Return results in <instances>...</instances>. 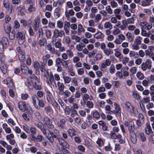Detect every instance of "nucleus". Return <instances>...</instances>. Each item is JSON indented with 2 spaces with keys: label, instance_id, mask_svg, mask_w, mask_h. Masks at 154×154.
<instances>
[{
  "label": "nucleus",
  "instance_id": "13",
  "mask_svg": "<svg viewBox=\"0 0 154 154\" xmlns=\"http://www.w3.org/2000/svg\"><path fill=\"white\" fill-rule=\"evenodd\" d=\"M114 105L115 106V109L110 111L111 112L117 115L118 114H120L121 112L120 108L119 105L116 103H114Z\"/></svg>",
  "mask_w": 154,
  "mask_h": 154
},
{
  "label": "nucleus",
  "instance_id": "20",
  "mask_svg": "<svg viewBox=\"0 0 154 154\" xmlns=\"http://www.w3.org/2000/svg\"><path fill=\"white\" fill-rule=\"evenodd\" d=\"M121 11V10L120 8L115 9L113 11L115 16L118 18L119 20H120L122 18V16L120 14Z\"/></svg>",
  "mask_w": 154,
  "mask_h": 154
},
{
  "label": "nucleus",
  "instance_id": "60",
  "mask_svg": "<svg viewBox=\"0 0 154 154\" xmlns=\"http://www.w3.org/2000/svg\"><path fill=\"white\" fill-rule=\"evenodd\" d=\"M110 137L113 139H116L118 137V135L112 131H111L110 134Z\"/></svg>",
  "mask_w": 154,
  "mask_h": 154
},
{
  "label": "nucleus",
  "instance_id": "4",
  "mask_svg": "<svg viewBox=\"0 0 154 154\" xmlns=\"http://www.w3.org/2000/svg\"><path fill=\"white\" fill-rule=\"evenodd\" d=\"M16 37L18 40L19 43L20 45L23 44L25 41V35L21 32L18 31Z\"/></svg>",
  "mask_w": 154,
  "mask_h": 154
},
{
  "label": "nucleus",
  "instance_id": "21",
  "mask_svg": "<svg viewBox=\"0 0 154 154\" xmlns=\"http://www.w3.org/2000/svg\"><path fill=\"white\" fill-rule=\"evenodd\" d=\"M56 139L61 146L63 147H67L69 146L67 144L66 142L62 138H58L57 137V138Z\"/></svg>",
  "mask_w": 154,
  "mask_h": 154
},
{
  "label": "nucleus",
  "instance_id": "5",
  "mask_svg": "<svg viewBox=\"0 0 154 154\" xmlns=\"http://www.w3.org/2000/svg\"><path fill=\"white\" fill-rule=\"evenodd\" d=\"M141 69L143 71L146 70L147 69H149L151 68V62L149 60H147L145 62L141 64Z\"/></svg>",
  "mask_w": 154,
  "mask_h": 154
},
{
  "label": "nucleus",
  "instance_id": "34",
  "mask_svg": "<svg viewBox=\"0 0 154 154\" xmlns=\"http://www.w3.org/2000/svg\"><path fill=\"white\" fill-rule=\"evenodd\" d=\"M75 12L72 9H70L68 11H66L65 12V15L67 18H69L70 16H73Z\"/></svg>",
  "mask_w": 154,
  "mask_h": 154
},
{
  "label": "nucleus",
  "instance_id": "48",
  "mask_svg": "<svg viewBox=\"0 0 154 154\" xmlns=\"http://www.w3.org/2000/svg\"><path fill=\"white\" fill-rule=\"evenodd\" d=\"M105 11L109 14H113L112 10L110 5H108L105 8Z\"/></svg>",
  "mask_w": 154,
  "mask_h": 154
},
{
  "label": "nucleus",
  "instance_id": "37",
  "mask_svg": "<svg viewBox=\"0 0 154 154\" xmlns=\"http://www.w3.org/2000/svg\"><path fill=\"white\" fill-rule=\"evenodd\" d=\"M128 40L129 42H132L134 39L132 34L130 32H128L125 35Z\"/></svg>",
  "mask_w": 154,
  "mask_h": 154
},
{
  "label": "nucleus",
  "instance_id": "33",
  "mask_svg": "<svg viewBox=\"0 0 154 154\" xmlns=\"http://www.w3.org/2000/svg\"><path fill=\"white\" fill-rule=\"evenodd\" d=\"M130 139L131 142L134 144L137 141V138L135 134H131L130 135Z\"/></svg>",
  "mask_w": 154,
  "mask_h": 154
},
{
  "label": "nucleus",
  "instance_id": "10",
  "mask_svg": "<svg viewBox=\"0 0 154 154\" xmlns=\"http://www.w3.org/2000/svg\"><path fill=\"white\" fill-rule=\"evenodd\" d=\"M43 123L45 125H47L50 128H52L54 127L51 120L48 117H45L44 118Z\"/></svg>",
  "mask_w": 154,
  "mask_h": 154
},
{
  "label": "nucleus",
  "instance_id": "36",
  "mask_svg": "<svg viewBox=\"0 0 154 154\" xmlns=\"http://www.w3.org/2000/svg\"><path fill=\"white\" fill-rule=\"evenodd\" d=\"M146 128H145L146 132L148 134H150L152 133V131L149 123H147Z\"/></svg>",
  "mask_w": 154,
  "mask_h": 154
},
{
  "label": "nucleus",
  "instance_id": "56",
  "mask_svg": "<svg viewBox=\"0 0 154 154\" xmlns=\"http://www.w3.org/2000/svg\"><path fill=\"white\" fill-rule=\"evenodd\" d=\"M30 78L33 80V81L36 82H40V80L39 78L37 77L35 74H32L30 76Z\"/></svg>",
  "mask_w": 154,
  "mask_h": 154
},
{
  "label": "nucleus",
  "instance_id": "64",
  "mask_svg": "<svg viewBox=\"0 0 154 154\" xmlns=\"http://www.w3.org/2000/svg\"><path fill=\"white\" fill-rule=\"evenodd\" d=\"M130 71L132 75L134 74L137 71V68L136 66L132 67L130 69Z\"/></svg>",
  "mask_w": 154,
  "mask_h": 154
},
{
  "label": "nucleus",
  "instance_id": "52",
  "mask_svg": "<svg viewBox=\"0 0 154 154\" xmlns=\"http://www.w3.org/2000/svg\"><path fill=\"white\" fill-rule=\"evenodd\" d=\"M96 143L99 147L103 146L104 145V142L101 138H98Z\"/></svg>",
  "mask_w": 154,
  "mask_h": 154
},
{
  "label": "nucleus",
  "instance_id": "53",
  "mask_svg": "<svg viewBox=\"0 0 154 154\" xmlns=\"http://www.w3.org/2000/svg\"><path fill=\"white\" fill-rule=\"evenodd\" d=\"M46 36L48 39L51 38V32L50 30L47 29L45 30Z\"/></svg>",
  "mask_w": 154,
  "mask_h": 154
},
{
  "label": "nucleus",
  "instance_id": "18",
  "mask_svg": "<svg viewBox=\"0 0 154 154\" xmlns=\"http://www.w3.org/2000/svg\"><path fill=\"white\" fill-rule=\"evenodd\" d=\"M70 26V24L69 22L67 21L64 22L63 29L66 33L67 35L69 34Z\"/></svg>",
  "mask_w": 154,
  "mask_h": 154
},
{
  "label": "nucleus",
  "instance_id": "26",
  "mask_svg": "<svg viewBox=\"0 0 154 154\" xmlns=\"http://www.w3.org/2000/svg\"><path fill=\"white\" fill-rule=\"evenodd\" d=\"M4 29L7 33H9L11 30L10 24L8 23H5L4 24Z\"/></svg>",
  "mask_w": 154,
  "mask_h": 154
},
{
  "label": "nucleus",
  "instance_id": "9",
  "mask_svg": "<svg viewBox=\"0 0 154 154\" xmlns=\"http://www.w3.org/2000/svg\"><path fill=\"white\" fill-rule=\"evenodd\" d=\"M53 35L56 38L62 37L65 35V32L62 30L59 31L57 29H55L53 31Z\"/></svg>",
  "mask_w": 154,
  "mask_h": 154
},
{
  "label": "nucleus",
  "instance_id": "39",
  "mask_svg": "<svg viewBox=\"0 0 154 154\" xmlns=\"http://www.w3.org/2000/svg\"><path fill=\"white\" fill-rule=\"evenodd\" d=\"M21 69L22 72L25 74L28 73V68L26 65L21 66Z\"/></svg>",
  "mask_w": 154,
  "mask_h": 154
},
{
  "label": "nucleus",
  "instance_id": "16",
  "mask_svg": "<svg viewBox=\"0 0 154 154\" xmlns=\"http://www.w3.org/2000/svg\"><path fill=\"white\" fill-rule=\"evenodd\" d=\"M44 125L41 122H39L35 125L36 126L41 130L43 134H45L46 132L47 133L49 132V130L48 129L44 128Z\"/></svg>",
  "mask_w": 154,
  "mask_h": 154
},
{
  "label": "nucleus",
  "instance_id": "42",
  "mask_svg": "<svg viewBox=\"0 0 154 154\" xmlns=\"http://www.w3.org/2000/svg\"><path fill=\"white\" fill-rule=\"evenodd\" d=\"M34 87L36 90H40L42 89V87L40 82H34Z\"/></svg>",
  "mask_w": 154,
  "mask_h": 154
},
{
  "label": "nucleus",
  "instance_id": "2",
  "mask_svg": "<svg viewBox=\"0 0 154 154\" xmlns=\"http://www.w3.org/2000/svg\"><path fill=\"white\" fill-rule=\"evenodd\" d=\"M125 126L127 127L129 132L131 134L134 132L135 129L134 123L133 122L131 121H125L124 122Z\"/></svg>",
  "mask_w": 154,
  "mask_h": 154
},
{
  "label": "nucleus",
  "instance_id": "17",
  "mask_svg": "<svg viewBox=\"0 0 154 154\" xmlns=\"http://www.w3.org/2000/svg\"><path fill=\"white\" fill-rule=\"evenodd\" d=\"M17 9L18 10V14L21 16L25 15L26 11L24 5H20L19 7H17Z\"/></svg>",
  "mask_w": 154,
  "mask_h": 154
},
{
  "label": "nucleus",
  "instance_id": "15",
  "mask_svg": "<svg viewBox=\"0 0 154 154\" xmlns=\"http://www.w3.org/2000/svg\"><path fill=\"white\" fill-rule=\"evenodd\" d=\"M119 26V24H116L113 26V28L112 31V34L114 36H116L120 34L121 33V30L118 27Z\"/></svg>",
  "mask_w": 154,
  "mask_h": 154
},
{
  "label": "nucleus",
  "instance_id": "44",
  "mask_svg": "<svg viewBox=\"0 0 154 154\" xmlns=\"http://www.w3.org/2000/svg\"><path fill=\"white\" fill-rule=\"evenodd\" d=\"M129 55L131 57H134V58H136L138 57V54L135 51H131L129 52Z\"/></svg>",
  "mask_w": 154,
  "mask_h": 154
},
{
  "label": "nucleus",
  "instance_id": "59",
  "mask_svg": "<svg viewBox=\"0 0 154 154\" xmlns=\"http://www.w3.org/2000/svg\"><path fill=\"white\" fill-rule=\"evenodd\" d=\"M71 38L72 40H75L76 42H79L81 40L80 38L76 35H72Z\"/></svg>",
  "mask_w": 154,
  "mask_h": 154
},
{
  "label": "nucleus",
  "instance_id": "1",
  "mask_svg": "<svg viewBox=\"0 0 154 154\" xmlns=\"http://www.w3.org/2000/svg\"><path fill=\"white\" fill-rule=\"evenodd\" d=\"M45 76L46 79L47 84L51 88L56 87V84L54 81V77L52 73L50 72L49 74L48 71H45L44 74Z\"/></svg>",
  "mask_w": 154,
  "mask_h": 154
},
{
  "label": "nucleus",
  "instance_id": "55",
  "mask_svg": "<svg viewBox=\"0 0 154 154\" xmlns=\"http://www.w3.org/2000/svg\"><path fill=\"white\" fill-rule=\"evenodd\" d=\"M134 15H133L131 18H128L126 20V21L127 22L128 24H131L133 23H134Z\"/></svg>",
  "mask_w": 154,
  "mask_h": 154
},
{
  "label": "nucleus",
  "instance_id": "12",
  "mask_svg": "<svg viewBox=\"0 0 154 154\" xmlns=\"http://www.w3.org/2000/svg\"><path fill=\"white\" fill-rule=\"evenodd\" d=\"M45 135L50 141L52 143L54 141L53 138H57V136L54 134L52 132H51L49 130L48 132L46 133L45 134H44Z\"/></svg>",
  "mask_w": 154,
  "mask_h": 154
},
{
  "label": "nucleus",
  "instance_id": "57",
  "mask_svg": "<svg viewBox=\"0 0 154 154\" xmlns=\"http://www.w3.org/2000/svg\"><path fill=\"white\" fill-rule=\"evenodd\" d=\"M64 40L65 43L67 44H69L71 43L70 38L69 36L65 37Z\"/></svg>",
  "mask_w": 154,
  "mask_h": 154
},
{
  "label": "nucleus",
  "instance_id": "62",
  "mask_svg": "<svg viewBox=\"0 0 154 154\" xmlns=\"http://www.w3.org/2000/svg\"><path fill=\"white\" fill-rule=\"evenodd\" d=\"M57 27L60 29L62 28L63 26V22L60 20H59L57 21Z\"/></svg>",
  "mask_w": 154,
  "mask_h": 154
},
{
  "label": "nucleus",
  "instance_id": "7",
  "mask_svg": "<svg viewBox=\"0 0 154 154\" xmlns=\"http://www.w3.org/2000/svg\"><path fill=\"white\" fill-rule=\"evenodd\" d=\"M139 24L142 29L144 28L147 30H150L152 27V24L148 23L147 21H145L140 22L139 23Z\"/></svg>",
  "mask_w": 154,
  "mask_h": 154
},
{
  "label": "nucleus",
  "instance_id": "46",
  "mask_svg": "<svg viewBox=\"0 0 154 154\" xmlns=\"http://www.w3.org/2000/svg\"><path fill=\"white\" fill-rule=\"evenodd\" d=\"M47 42L46 38H43L39 40L38 43L40 46H42L44 45Z\"/></svg>",
  "mask_w": 154,
  "mask_h": 154
},
{
  "label": "nucleus",
  "instance_id": "14",
  "mask_svg": "<svg viewBox=\"0 0 154 154\" xmlns=\"http://www.w3.org/2000/svg\"><path fill=\"white\" fill-rule=\"evenodd\" d=\"M3 82L8 85L9 88H12L14 87L13 82L10 77H8L6 79H5Z\"/></svg>",
  "mask_w": 154,
  "mask_h": 154
},
{
  "label": "nucleus",
  "instance_id": "54",
  "mask_svg": "<svg viewBox=\"0 0 154 154\" xmlns=\"http://www.w3.org/2000/svg\"><path fill=\"white\" fill-rule=\"evenodd\" d=\"M140 44L134 42V43L132 45V49L136 50H138L140 48Z\"/></svg>",
  "mask_w": 154,
  "mask_h": 154
},
{
  "label": "nucleus",
  "instance_id": "6",
  "mask_svg": "<svg viewBox=\"0 0 154 154\" xmlns=\"http://www.w3.org/2000/svg\"><path fill=\"white\" fill-rule=\"evenodd\" d=\"M47 49L52 54H56L58 56L60 55V52L58 50H55V48L53 47L52 45L50 44H48L46 46Z\"/></svg>",
  "mask_w": 154,
  "mask_h": 154
},
{
  "label": "nucleus",
  "instance_id": "32",
  "mask_svg": "<svg viewBox=\"0 0 154 154\" xmlns=\"http://www.w3.org/2000/svg\"><path fill=\"white\" fill-rule=\"evenodd\" d=\"M63 77L64 79V82L65 84H68L70 83L71 81V78L69 77L66 75L63 74Z\"/></svg>",
  "mask_w": 154,
  "mask_h": 154
},
{
  "label": "nucleus",
  "instance_id": "63",
  "mask_svg": "<svg viewBox=\"0 0 154 154\" xmlns=\"http://www.w3.org/2000/svg\"><path fill=\"white\" fill-rule=\"evenodd\" d=\"M118 18L115 16L114 17H112L111 18L110 21L111 22L114 24H116L117 23Z\"/></svg>",
  "mask_w": 154,
  "mask_h": 154
},
{
  "label": "nucleus",
  "instance_id": "49",
  "mask_svg": "<svg viewBox=\"0 0 154 154\" xmlns=\"http://www.w3.org/2000/svg\"><path fill=\"white\" fill-rule=\"evenodd\" d=\"M136 76L139 79L141 80L143 79L144 77V74L140 71H138L137 72Z\"/></svg>",
  "mask_w": 154,
  "mask_h": 154
},
{
  "label": "nucleus",
  "instance_id": "25",
  "mask_svg": "<svg viewBox=\"0 0 154 154\" xmlns=\"http://www.w3.org/2000/svg\"><path fill=\"white\" fill-rule=\"evenodd\" d=\"M85 30L83 26L81 24H79L78 25L77 33L79 35H80L82 33H84L85 32Z\"/></svg>",
  "mask_w": 154,
  "mask_h": 154
},
{
  "label": "nucleus",
  "instance_id": "61",
  "mask_svg": "<svg viewBox=\"0 0 154 154\" xmlns=\"http://www.w3.org/2000/svg\"><path fill=\"white\" fill-rule=\"evenodd\" d=\"M34 5H30L28 8L27 10L29 12H32L35 11V8L34 7Z\"/></svg>",
  "mask_w": 154,
  "mask_h": 154
},
{
  "label": "nucleus",
  "instance_id": "50",
  "mask_svg": "<svg viewBox=\"0 0 154 154\" xmlns=\"http://www.w3.org/2000/svg\"><path fill=\"white\" fill-rule=\"evenodd\" d=\"M142 38L140 36H138L136 37L134 40V42L140 45L141 43V41Z\"/></svg>",
  "mask_w": 154,
  "mask_h": 154
},
{
  "label": "nucleus",
  "instance_id": "11",
  "mask_svg": "<svg viewBox=\"0 0 154 154\" xmlns=\"http://www.w3.org/2000/svg\"><path fill=\"white\" fill-rule=\"evenodd\" d=\"M3 5L6 9L8 10L10 9V14L12 13L13 8L12 5H10L9 0H3Z\"/></svg>",
  "mask_w": 154,
  "mask_h": 154
},
{
  "label": "nucleus",
  "instance_id": "24",
  "mask_svg": "<svg viewBox=\"0 0 154 154\" xmlns=\"http://www.w3.org/2000/svg\"><path fill=\"white\" fill-rule=\"evenodd\" d=\"M35 107L37 109H40L41 107H43L44 106V103L43 101L39 99Z\"/></svg>",
  "mask_w": 154,
  "mask_h": 154
},
{
  "label": "nucleus",
  "instance_id": "22",
  "mask_svg": "<svg viewBox=\"0 0 154 154\" xmlns=\"http://www.w3.org/2000/svg\"><path fill=\"white\" fill-rule=\"evenodd\" d=\"M100 13L103 16V20H106L109 19V16L105 10H101L100 11Z\"/></svg>",
  "mask_w": 154,
  "mask_h": 154
},
{
  "label": "nucleus",
  "instance_id": "43",
  "mask_svg": "<svg viewBox=\"0 0 154 154\" xmlns=\"http://www.w3.org/2000/svg\"><path fill=\"white\" fill-rule=\"evenodd\" d=\"M117 139L118 140L119 142L120 143L123 144L125 142L124 138H123L122 135L120 134H118V137Z\"/></svg>",
  "mask_w": 154,
  "mask_h": 154
},
{
  "label": "nucleus",
  "instance_id": "41",
  "mask_svg": "<svg viewBox=\"0 0 154 154\" xmlns=\"http://www.w3.org/2000/svg\"><path fill=\"white\" fill-rule=\"evenodd\" d=\"M39 99L38 98L37 96L36 95H34L32 96V103L35 106L37 103Z\"/></svg>",
  "mask_w": 154,
  "mask_h": 154
},
{
  "label": "nucleus",
  "instance_id": "47",
  "mask_svg": "<svg viewBox=\"0 0 154 154\" xmlns=\"http://www.w3.org/2000/svg\"><path fill=\"white\" fill-rule=\"evenodd\" d=\"M26 85L30 89H32L34 87V83L31 80H28L26 82Z\"/></svg>",
  "mask_w": 154,
  "mask_h": 154
},
{
  "label": "nucleus",
  "instance_id": "51",
  "mask_svg": "<svg viewBox=\"0 0 154 154\" xmlns=\"http://www.w3.org/2000/svg\"><path fill=\"white\" fill-rule=\"evenodd\" d=\"M67 132L69 135L71 137L74 136L76 135L75 134L76 131L74 129H69L68 130Z\"/></svg>",
  "mask_w": 154,
  "mask_h": 154
},
{
  "label": "nucleus",
  "instance_id": "3",
  "mask_svg": "<svg viewBox=\"0 0 154 154\" xmlns=\"http://www.w3.org/2000/svg\"><path fill=\"white\" fill-rule=\"evenodd\" d=\"M16 51L18 54V57L20 60L23 62L25 60V53L20 47L17 48Z\"/></svg>",
  "mask_w": 154,
  "mask_h": 154
},
{
  "label": "nucleus",
  "instance_id": "19",
  "mask_svg": "<svg viewBox=\"0 0 154 154\" xmlns=\"http://www.w3.org/2000/svg\"><path fill=\"white\" fill-rule=\"evenodd\" d=\"M93 36L95 39L102 40L104 37V35L101 32L98 31L94 34Z\"/></svg>",
  "mask_w": 154,
  "mask_h": 154
},
{
  "label": "nucleus",
  "instance_id": "58",
  "mask_svg": "<svg viewBox=\"0 0 154 154\" xmlns=\"http://www.w3.org/2000/svg\"><path fill=\"white\" fill-rule=\"evenodd\" d=\"M16 32L14 30H13L10 33H9V37L11 40L14 39L15 35Z\"/></svg>",
  "mask_w": 154,
  "mask_h": 154
},
{
  "label": "nucleus",
  "instance_id": "31",
  "mask_svg": "<svg viewBox=\"0 0 154 154\" xmlns=\"http://www.w3.org/2000/svg\"><path fill=\"white\" fill-rule=\"evenodd\" d=\"M103 52L105 55L107 56H109L113 53L112 50L110 48H106L103 51Z\"/></svg>",
  "mask_w": 154,
  "mask_h": 154
},
{
  "label": "nucleus",
  "instance_id": "29",
  "mask_svg": "<svg viewBox=\"0 0 154 154\" xmlns=\"http://www.w3.org/2000/svg\"><path fill=\"white\" fill-rule=\"evenodd\" d=\"M57 86L59 90L60 91L59 92L60 94H61L62 91H63L65 87V86L64 84L60 82H57Z\"/></svg>",
  "mask_w": 154,
  "mask_h": 154
},
{
  "label": "nucleus",
  "instance_id": "38",
  "mask_svg": "<svg viewBox=\"0 0 154 154\" xmlns=\"http://www.w3.org/2000/svg\"><path fill=\"white\" fill-rule=\"evenodd\" d=\"M104 27L105 28L109 29H111L112 28V25L109 22H106L104 24Z\"/></svg>",
  "mask_w": 154,
  "mask_h": 154
},
{
  "label": "nucleus",
  "instance_id": "35",
  "mask_svg": "<svg viewBox=\"0 0 154 154\" xmlns=\"http://www.w3.org/2000/svg\"><path fill=\"white\" fill-rule=\"evenodd\" d=\"M19 108L21 110L26 109V105L22 102H20L18 104Z\"/></svg>",
  "mask_w": 154,
  "mask_h": 154
},
{
  "label": "nucleus",
  "instance_id": "28",
  "mask_svg": "<svg viewBox=\"0 0 154 154\" xmlns=\"http://www.w3.org/2000/svg\"><path fill=\"white\" fill-rule=\"evenodd\" d=\"M0 68L2 73L5 74L7 71L6 66L5 64L3 63H1L0 64Z\"/></svg>",
  "mask_w": 154,
  "mask_h": 154
},
{
  "label": "nucleus",
  "instance_id": "45",
  "mask_svg": "<svg viewBox=\"0 0 154 154\" xmlns=\"http://www.w3.org/2000/svg\"><path fill=\"white\" fill-rule=\"evenodd\" d=\"M0 42H1L2 44H3L7 47L8 41V38L6 37H3L2 38V40L0 41Z\"/></svg>",
  "mask_w": 154,
  "mask_h": 154
},
{
  "label": "nucleus",
  "instance_id": "30",
  "mask_svg": "<svg viewBox=\"0 0 154 154\" xmlns=\"http://www.w3.org/2000/svg\"><path fill=\"white\" fill-rule=\"evenodd\" d=\"M122 24L120 27L121 30H124L126 29L128 26L127 22L126 21V20H124L122 21Z\"/></svg>",
  "mask_w": 154,
  "mask_h": 154
},
{
  "label": "nucleus",
  "instance_id": "40",
  "mask_svg": "<svg viewBox=\"0 0 154 154\" xmlns=\"http://www.w3.org/2000/svg\"><path fill=\"white\" fill-rule=\"evenodd\" d=\"M101 2L102 4H99L98 8H100L101 9H103L104 8L103 5H106L108 4L107 0H102Z\"/></svg>",
  "mask_w": 154,
  "mask_h": 154
},
{
  "label": "nucleus",
  "instance_id": "23",
  "mask_svg": "<svg viewBox=\"0 0 154 154\" xmlns=\"http://www.w3.org/2000/svg\"><path fill=\"white\" fill-rule=\"evenodd\" d=\"M66 120L64 119H61L57 123V125L58 127L60 129H63L64 128V126L65 125Z\"/></svg>",
  "mask_w": 154,
  "mask_h": 154
},
{
  "label": "nucleus",
  "instance_id": "8",
  "mask_svg": "<svg viewBox=\"0 0 154 154\" xmlns=\"http://www.w3.org/2000/svg\"><path fill=\"white\" fill-rule=\"evenodd\" d=\"M82 52L85 54H88V57L90 58L94 56L97 54V50L96 49H94L91 52H89L87 48H85L83 50Z\"/></svg>",
  "mask_w": 154,
  "mask_h": 154
},
{
  "label": "nucleus",
  "instance_id": "27",
  "mask_svg": "<svg viewBox=\"0 0 154 154\" xmlns=\"http://www.w3.org/2000/svg\"><path fill=\"white\" fill-rule=\"evenodd\" d=\"M137 136L138 139L140 140L142 142L145 141L146 139V137L143 133L139 132L137 134Z\"/></svg>",
  "mask_w": 154,
  "mask_h": 154
}]
</instances>
